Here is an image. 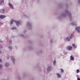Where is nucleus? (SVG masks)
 Instances as JSON below:
<instances>
[{"instance_id":"a878e982","label":"nucleus","mask_w":80,"mask_h":80,"mask_svg":"<svg viewBox=\"0 0 80 80\" xmlns=\"http://www.w3.org/2000/svg\"><path fill=\"white\" fill-rule=\"evenodd\" d=\"M65 55H67V52H66L64 53Z\"/></svg>"},{"instance_id":"dca6fc26","label":"nucleus","mask_w":80,"mask_h":80,"mask_svg":"<svg viewBox=\"0 0 80 80\" xmlns=\"http://www.w3.org/2000/svg\"><path fill=\"white\" fill-rule=\"evenodd\" d=\"M56 63V61H55V60L53 61V64L54 65H55V63Z\"/></svg>"},{"instance_id":"2eb2a0df","label":"nucleus","mask_w":80,"mask_h":80,"mask_svg":"<svg viewBox=\"0 0 80 80\" xmlns=\"http://www.w3.org/2000/svg\"><path fill=\"white\" fill-rule=\"evenodd\" d=\"M3 2V1L2 0L0 1V4H2V3Z\"/></svg>"},{"instance_id":"f257e3e1","label":"nucleus","mask_w":80,"mask_h":80,"mask_svg":"<svg viewBox=\"0 0 80 80\" xmlns=\"http://www.w3.org/2000/svg\"><path fill=\"white\" fill-rule=\"evenodd\" d=\"M76 30H77L78 32V33H80V27H76Z\"/></svg>"},{"instance_id":"b1692460","label":"nucleus","mask_w":80,"mask_h":80,"mask_svg":"<svg viewBox=\"0 0 80 80\" xmlns=\"http://www.w3.org/2000/svg\"><path fill=\"white\" fill-rule=\"evenodd\" d=\"M27 24H28V25H30V24L29 23H28H28H27Z\"/></svg>"},{"instance_id":"7c9ffc66","label":"nucleus","mask_w":80,"mask_h":80,"mask_svg":"<svg viewBox=\"0 0 80 80\" xmlns=\"http://www.w3.org/2000/svg\"><path fill=\"white\" fill-rule=\"evenodd\" d=\"M71 36H72H72H73V35L71 34Z\"/></svg>"},{"instance_id":"393cba45","label":"nucleus","mask_w":80,"mask_h":80,"mask_svg":"<svg viewBox=\"0 0 80 80\" xmlns=\"http://www.w3.org/2000/svg\"><path fill=\"white\" fill-rule=\"evenodd\" d=\"M2 61L1 59H0V63H1V62Z\"/></svg>"},{"instance_id":"4be33fe9","label":"nucleus","mask_w":80,"mask_h":80,"mask_svg":"<svg viewBox=\"0 0 80 80\" xmlns=\"http://www.w3.org/2000/svg\"><path fill=\"white\" fill-rule=\"evenodd\" d=\"M77 80H80V78H79L78 77V78H77Z\"/></svg>"},{"instance_id":"1a4fd4ad","label":"nucleus","mask_w":80,"mask_h":80,"mask_svg":"<svg viewBox=\"0 0 80 80\" xmlns=\"http://www.w3.org/2000/svg\"><path fill=\"white\" fill-rule=\"evenodd\" d=\"M4 9H1L0 10V12L1 13H4Z\"/></svg>"},{"instance_id":"7ed1b4c3","label":"nucleus","mask_w":80,"mask_h":80,"mask_svg":"<svg viewBox=\"0 0 80 80\" xmlns=\"http://www.w3.org/2000/svg\"><path fill=\"white\" fill-rule=\"evenodd\" d=\"M72 47L70 46H69L68 47L67 49L68 50L70 51V50H72Z\"/></svg>"},{"instance_id":"72a5a7b5","label":"nucleus","mask_w":80,"mask_h":80,"mask_svg":"<svg viewBox=\"0 0 80 80\" xmlns=\"http://www.w3.org/2000/svg\"><path fill=\"white\" fill-rule=\"evenodd\" d=\"M10 42H11V41H10Z\"/></svg>"},{"instance_id":"6ab92c4d","label":"nucleus","mask_w":80,"mask_h":80,"mask_svg":"<svg viewBox=\"0 0 80 80\" xmlns=\"http://www.w3.org/2000/svg\"><path fill=\"white\" fill-rule=\"evenodd\" d=\"M77 73H79V70H78V69L77 70Z\"/></svg>"},{"instance_id":"4468645a","label":"nucleus","mask_w":80,"mask_h":80,"mask_svg":"<svg viewBox=\"0 0 80 80\" xmlns=\"http://www.w3.org/2000/svg\"><path fill=\"white\" fill-rule=\"evenodd\" d=\"M60 70L61 72H64V71H63V69L62 68H61Z\"/></svg>"},{"instance_id":"412c9836","label":"nucleus","mask_w":80,"mask_h":80,"mask_svg":"<svg viewBox=\"0 0 80 80\" xmlns=\"http://www.w3.org/2000/svg\"><path fill=\"white\" fill-rule=\"evenodd\" d=\"M69 17H71L72 16H71V14H69Z\"/></svg>"},{"instance_id":"a211bd4d","label":"nucleus","mask_w":80,"mask_h":80,"mask_svg":"<svg viewBox=\"0 0 80 80\" xmlns=\"http://www.w3.org/2000/svg\"><path fill=\"white\" fill-rule=\"evenodd\" d=\"M50 67H49L48 68V71H49V70H50Z\"/></svg>"},{"instance_id":"ddd939ff","label":"nucleus","mask_w":80,"mask_h":80,"mask_svg":"<svg viewBox=\"0 0 80 80\" xmlns=\"http://www.w3.org/2000/svg\"><path fill=\"white\" fill-rule=\"evenodd\" d=\"M12 30H13V29H14V30H16V29H17V28H16V27H14L13 28H11Z\"/></svg>"},{"instance_id":"c85d7f7f","label":"nucleus","mask_w":80,"mask_h":80,"mask_svg":"<svg viewBox=\"0 0 80 80\" xmlns=\"http://www.w3.org/2000/svg\"><path fill=\"white\" fill-rule=\"evenodd\" d=\"M71 25H73L74 24H72V23Z\"/></svg>"},{"instance_id":"9b49d317","label":"nucleus","mask_w":80,"mask_h":80,"mask_svg":"<svg viewBox=\"0 0 80 80\" xmlns=\"http://www.w3.org/2000/svg\"><path fill=\"white\" fill-rule=\"evenodd\" d=\"M5 66L6 67H8V66H9V64H8V63H6L5 64Z\"/></svg>"},{"instance_id":"aec40b11","label":"nucleus","mask_w":80,"mask_h":80,"mask_svg":"<svg viewBox=\"0 0 80 80\" xmlns=\"http://www.w3.org/2000/svg\"><path fill=\"white\" fill-rule=\"evenodd\" d=\"M12 61H13V63H14V62H15V61H14V59H12Z\"/></svg>"},{"instance_id":"f03ea898","label":"nucleus","mask_w":80,"mask_h":80,"mask_svg":"<svg viewBox=\"0 0 80 80\" xmlns=\"http://www.w3.org/2000/svg\"><path fill=\"white\" fill-rule=\"evenodd\" d=\"M6 17V16L5 15H0V18L1 19H3L4 18H5Z\"/></svg>"},{"instance_id":"bb28decb","label":"nucleus","mask_w":80,"mask_h":80,"mask_svg":"<svg viewBox=\"0 0 80 80\" xmlns=\"http://www.w3.org/2000/svg\"><path fill=\"white\" fill-rule=\"evenodd\" d=\"M78 2L79 3H80V0H79L78 1Z\"/></svg>"},{"instance_id":"f8f14e48","label":"nucleus","mask_w":80,"mask_h":80,"mask_svg":"<svg viewBox=\"0 0 80 80\" xmlns=\"http://www.w3.org/2000/svg\"><path fill=\"white\" fill-rule=\"evenodd\" d=\"M66 40H68V41H70V38H69L68 37H67L66 38Z\"/></svg>"},{"instance_id":"c756f323","label":"nucleus","mask_w":80,"mask_h":80,"mask_svg":"<svg viewBox=\"0 0 80 80\" xmlns=\"http://www.w3.org/2000/svg\"><path fill=\"white\" fill-rule=\"evenodd\" d=\"M2 53V52H1V51H0V53Z\"/></svg>"},{"instance_id":"423d86ee","label":"nucleus","mask_w":80,"mask_h":80,"mask_svg":"<svg viewBox=\"0 0 80 80\" xmlns=\"http://www.w3.org/2000/svg\"><path fill=\"white\" fill-rule=\"evenodd\" d=\"M57 76H58V78H61V75H60V74L58 73L57 74Z\"/></svg>"},{"instance_id":"6e6552de","label":"nucleus","mask_w":80,"mask_h":80,"mask_svg":"<svg viewBox=\"0 0 80 80\" xmlns=\"http://www.w3.org/2000/svg\"><path fill=\"white\" fill-rule=\"evenodd\" d=\"M72 46L74 47V48H76L77 47V46L74 44H72Z\"/></svg>"},{"instance_id":"cd10ccee","label":"nucleus","mask_w":80,"mask_h":80,"mask_svg":"<svg viewBox=\"0 0 80 80\" xmlns=\"http://www.w3.org/2000/svg\"><path fill=\"white\" fill-rule=\"evenodd\" d=\"M70 38H71V39H72V38L71 37H70Z\"/></svg>"},{"instance_id":"473e14b6","label":"nucleus","mask_w":80,"mask_h":80,"mask_svg":"<svg viewBox=\"0 0 80 80\" xmlns=\"http://www.w3.org/2000/svg\"><path fill=\"white\" fill-rule=\"evenodd\" d=\"M21 36H23V35H21Z\"/></svg>"},{"instance_id":"f3484780","label":"nucleus","mask_w":80,"mask_h":80,"mask_svg":"<svg viewBox=\"0 0 80 80\" xmlns=\"http://www.w3.org/2000/svg\"><path fill=\"white\" fill-rule=\"evenodd\" d=\"M9 48L10 49V50H12V48L10 46L9 47Z\"/></svg>"},{"instance_id":"9d476101","label":"nucleus","mask_w":80,"mask_h":80,"mask_svg":"<svg viewBox=\"0 0 80 80\" xmlns=\"http://www.w3.org/2000/svg\"><path fill=\"white\" fill-rule=\"evenodd\" d=\"M13 22H14V21H13V20H11V22H10V23H11V24H13Z\"/></svg>"},{"instance_id":"20e7f679","label":"nucleus","mask_w":80,"mask_h":80,"mask_svg":"<svg viewBox=\"0 0 80 80\" xmlns=\"http://www.w3.org/2000/svg\"><path fill=\"white\" fill-rule=\"evenodd\" d=\"M9 5L10 6L11 8H12V9H13V5H12L11 4H10V3H9Z\"/></svg>"},{"instance_id":"5701e85b","label":"nucleus","mask_w":80,"mask_h":80,"mask_svg":"<svg viewBox=\"0 0 80 80\" xmlns=\"http://www.w3.org/2000/svg\"><path fill=\"white\" fill-rule=\"evenodd\" d=\"M2 65H0V68H2Z\"/></svg>"},{"instance_id":"39448f33","label":"nucleus","mask_w":80,"mask_h":80,"mask_svg":"<svg viewBox=\"0 0 80 80\" xmlns=\"http://www.w3.org/2000/svg\"><path fill=\"white\" fill-rule=\"evenodd\" d=\"M15 22L16 23V25H19L20 23V22H19L17 21H15Z\"/></svg>"},{"instance_id":"0eeeda50","label":"nucleus","mask_w":80,"mask_h":80,"mask_svg":"<svg viewBox=\"0 0 80 80\" xmlns=\"http://www.w3.org/2000/svg\"><path fill=\"white\" fill-rule=\"evenodd\" d=\"M70 57V60H74V58H73V57L71 56Z\"/></svg>"},{"instance_id":"2f4dec72","label":"nucleus","mask_w":80,"mask_h":80,"mask_svg":"<svg viewBox=\"0 0 80 80\" xmlns=\"http://www.w3.org/2000/svg\"><path fill=\"white\" fill-rule=\"evenodd\" d=\"M7 59H9V58H7Z\"/></svg>"}]
</instances>
